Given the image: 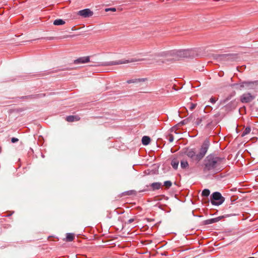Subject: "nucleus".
I'll use <instances>...</instances> for the list:
<instances>
[{"label":"nucleus","instance_id":"6","mask_svg":"<svg viewBox=\"0 0 258 258\" xmlns=\"http://www.w3.org/2000/svg\"><path fill=\"white\" fill-rule=\"evenodd\" d=\"M134 61H135V60L134 59H132L130 60H126L125 61L119 60H117V61H110V62H104V63H102L101 65L103 66H114V65L123 64V63H126L134 62Z\"/></svg>","mask_w":258,"mask_h":258},{"label":"nucleus","instance_id":"7","mask_svg":"<svg viewBox=\"0 0 258 258\" xmlns=\"http://www.w3.org/2000/svg\"><path fill=\"white\" fill-rule=\"evenodd\" d=\"M78 14L83 18H88L91 17L93 15V13L89 9H86L79 11Z\"/></svg>","mask_w":258,"mask_h":258},{"label":"nucleus","instance_id":"3","mask_svg":"<svg viewBox=\"0 0 258 258\" xmlns=\"http://www.w3.org/2000/svg\"><path fill=\"white\" fill-rule=\"evenodd\" d=\"M231 86L235 89L247 90L252 92H258V80L255 81H243L239 83L234 84Z\"/></svg>","mask_w":258,"mask_h":258},{"label":"nucleus","instance_id":"22","mask_svg":"<svg viewBox=\"0 0 258 258\" xmlns=\"http://www.w3.org/2000/svg\"><path fill=\"white\" fill-rule=\"evenodd\" d=\"M187 106L188 107H189V109H190V110H194V109L197 106V104L190 103L187 104Z\"/></svg>","mask_w":258,"mask_h":258},{"label":"nucleus","instance_id":"13","mask_svg":"<svg viewBox=\"0 0 258 258\" xmlns=\"http://www.w3.org/2000/svg\"><path fill=\"white\" fill-rule=\"evenodd\" d=\"M151 142V139L147 136H143V138H142V143L144 145H147Z\"/></svg>","mask_w":258,"mask_h":258},{"label":"nucleus","instance_id":"16","mask_svg":"<svg viewBox=\"0 0 258 258\" xmlns=\"http://www.w3.org/2000/svg\"><path fill=\"white\" fill-rule=\"evenodd\" d=\"M75 235L74 234L69 233L67 234L66 240L67 241H72L74 240Z\"/></svg>","mask_w":258,"mask_h":258},{"label":"nucleus","instance_id":"8","mask_svg":"<svg viewBox=\"0 0 258 258\" xmlns=\"http://www.w3.org/2000/svg\"><path fill=\"white\" fill-rule=\"evenodd\" d=\"M147 80V78H134L128 80L126 81L127 84H135L136 85L141 84Z\"/></svg>","mask_w":258,"mask_h":258},{"label":"nucleus","instance_id":"29","mask_svg":"<svg viewBox=\"0 0 258 258\" xmlns=\"http://www.w3.org/2000/svg\"><path fill=\"white\" fill-rule=\"evenodd\" d=\"M216 99L215 98H211L210 99V102L212 103H215L216 102Z\"/></svg>","mask_w":258,"mask_h":258},{"label":"nucleus","instance_id":"20","mask_svg":"<svg viewBox=\"0 0 258 258\" xmlns=\"http://www.w3.org/2000/svg\"><path fill=\"white\" fill-rule=\"evenodd\" d=\"M250 132V128L249 127H247L244 128L243 132H242L241 136L244 137L247 135H248Z\"/></svg>","mask_w":258,"mask_h":258},{"label":"nucleus","instance_id":"10","mask_svg":"<svg viewBox=\"0 0 258 258\" xmlns=\"http://www.w3.org/2000/svg\"><path fill=\"white\" fill-rule=\"evenodd\" d=\"M89 61H90L89 57L86 56V57H82L79 58L78 59H77L74 61V63L75 64L84 63L88 62Z\"/></svg>","mask_w":258,"mask_h":258},{"label":"nucleus","instance_id":"24","mask_svg":"<svg viewBox=\"0 0 258 258\" xmlns=\"http://www.w3.org/2000/svg\"><path fill=\"white\" fill-rule=\"evenodd\" d=\"M172 185V182L170 181H166L164 182V186H165V188H169Z\"/></svg>","mask_w":258,"mask_h":258},{"label":"nucleus","instance_id":"11","mask_svg":"<svg viewBox=\"0 0 258 258\" xmlns=\"http://www.w3.org/2000/svg\"><path fill=\"white\" fill-rule=\"evenodd\" d=\"M80 119L79 115H69L66 117V120L68 122L78 121Z\"/></svg>","mask_w":258,"mask_h":258},{"label":"nucleus","instance_id":"14","mask_svg":"<svg viewBox=\"0 0 258 258\" xmlns=\"http://www.w3.org/2000/svg\"><path fill=\"white\" fill-rule=\"evenodd\" d=\"M179 161L177 159H173L171 161V165L173 168L177 169L179 165Z\"/></svg>","mask_w":258,"mask_h":258},{"label":"nucleus","instance_id":"25","mask_svg":"<svg viewBox=\"0 0 258 258\" xmlns=\"http://www.w3.org/2000/svg\"><path fill=\"white\" fill-rule=\"evenodd\" d=\"M134 190H130V191H127L126 192H124V193L122 194H123V196H131L135 194Z\"/></svg>","mask_w":258,"mask_h":258},{"label":"nucleus","instance_id":"12","mask_svg":"<svg viewBox=\"0 0 258 258\" xmlns=\"http://www.w3.org/2000/svg\"><path fill=\"white\" fill-rule=\"evenodd\" d=\"M161 183L160 182H154L151 183V187L153 190H158L161 188Z\"/></svg>","mask_w":258,"mask_h":258},{"label":"nucleus","instance_id":"4","mask_svg":"<svg viewBox=\"0 0 258 258\" xmlns=\"http://www.w3.org/2000/svg\"><path fill=\"white\" fill-rule=\"evenodd\" d=\"M210 145V143L209 142L208 140L204 141L203 145L201 146V149H200L199 153L197 154L196 161H200V160L204 158L208 150Z\"/></svg>","mask_w":258,"mask_h":258},{"label":"nucleus","instance_id":"31","mask_svg":"<svg viewBox=\"0 0 258 258\" xmlns=\"http://www.w3.org/2000/svg\"><path fill=\"white\" fill-rule=\"evenodd\" d=\"M173 140V136L172 135H170V137H169V141L170 142H172Z\"/></svg>","mask_w":258,"mask_h":258},{"label":"nucleus","instance_id":"18","mask_svg":"<svg viewBox=\"0 0 258 258\" xmlns=\"http://www.w3.org/2000/svg\"><path fill=\"white\" fill-rule=\"evenodd\" d=\"M192 119V117L191 116L183 119V120L181 121L180 122V124H182V125H184V124H186L187 123H188V122H189L190 121H191Z\"/></svg>","mask_w":258,"mask_h":258},{"label":"nucleus","instance_id":"19","mask_svg":"<svg viewBox=\"0 0 258 258\" xmlns=\"http://www.w3.org/2000/svg\"><path fill=\"white\" fill-rule=\"evenodd\" d=\"M188 165L189 164H188L187 161L184 160L180 161V167H181L182 169H185Z\"/></svg>","mask_w":258,"mask_h":258},{"label":"nucleus","instance_id":"32","mask_svg":"<svg viewBox=\"0 0 258 258\" xmlns=\"http://www.w3.org/2000/svg\"><path fill=\"white\" fill-rule=\"evenodd\" d=\"M211 122H212V121H210V122H209V123H208V125H209V124L210 123H211Z\"/></svg>","mask_w":258,"mask_h":258},{"label":"nucleus","instance_id":"26","mask_svg":"<svg viewBox=\"0 0 258 258\" xmlns=\"http://www.w3.org/2000/svg\"><path fill=\"white\" fill-rule=\"evenodd\" d=\"M202 118H197V121L196 122L197 125H200V124L201 123V122H202Z\"/></svg>","mask_w":258,"mask_h":258},{"label":"nucleus","instance_id":"1","mask_svg":"<svg viewBox=\"0 0 258 258\" xmlns=\"http://www.w3.org/2000/svg\"><path fill=\"white\" fill-rule=\"evenodd\" d=\"M198 55L195 49L171 50L159 53V56L163 58V62L179 60L184 58L194 57Z\"/></svg>","mask_w":258,"mask_h":258},{"label":"nucleus","instance_id":"33","mask_svg":"<svg viewBox=\"0 0 258 258\" xmlns=\"http://www.w3.org/2000/svg\"><path fill=\"white\" fill-rule=\"evenodd\" d=\"M249 258H254V257H249Z\"/></svg>","mask_w":258,"mask_h":258},{"label":"nucleus","instance_id":"5","mask_svg":"<svg viewBox=\"0 0 258 258\" xmlns=\"http://www.w3.org/2000/svg\"><path fill=\"white\" fill-rule=\"evenodd\" d=\"M225 201V198L222 197L221 193L216 191L212 194L211 202L212 205L219 206L222 205Z\"/></svg>","mask_w":258,"mask_h":258},{"label":"nucleus","instance_id":"27","mask_svg":"<svg viewBox=\"0 0 258 258\" xmlns=\"http://www.w3.org/2000/svg\"><path fill=\"white\" fill-rule=\"evenodd\" d=\"M19 140L17 138H12L11 139V142L13 143H17Z\"/></svg>","mask_w":258,"mask_h":258},{"label":"nucleus","instance_id":"15","mask_svg":"<svg viewBox=\"0 0 258 258\" xmlns=\"http://www.w3.org/2000/svg\"><path fill=\"white\" fill-rule=\"evenodd\" d=\"M219 221L218 218H212L211 219L206 220L205 221L206 224H213L215 222H218Z\"/></svg>","mask_w":258,"mask_h":258},{"label":"nucleus","instance_id":"17","mask_svg":"<svg viewBox=\"0 0 258 258\" xmlns=\"http://www.w3.org/2000/svg\"><path fill=\"white\" fill-rule=\"evenodd\" d=\"M65 21L62 19H56L54 21L53 25H62L65 24Z\"/></svg>","mask_w":258,"mask_h":258},{"label":"nucleus","instance_id":"21","mask_svg":"<svg viewBox=\"0 0 258 258\" xmlns=\"http://www.w3.org/2000/svg\"><path fill=\"white\" fill-rule=\"evenodd\" d=\"M210 194V191L208 189H204L203 190V192H202V196L203 197H207L209 196Z\"/></svg>","mask_w":258,"mask_h":258},{"label":"nucleus","instance_id":"2","mask_svg":"<svg viewBox=\"0 0 258 258\" xmlns=\"http://www.w3.org/2000/svg\"><path fill=\"white\" fill-rule=\"evenodd\" d=\"M223 159L214 155H210L206 158L204 160V171L215 172L221 170V163Z\"/></svg>","mask_w":258,"mask_h":258},{"label":"nucleus","instance_id":"9","mask_svg":"<svg viewBox=\"0 0 258 258\" xmlns=\"http://www.w3.org/2000/svg\"><path fill=\"white\" fill-rule=\"evenodd\" d=\"M185 154H186L187 157L192 159V160L196 161L197 154L194 149H187V151L185 152Z\"/></svg>","mask_w":258,"mask_h":258},{"label":"nucleus","instance_id":"30","mask_svg":"<svg viewBox=\"0 0 258 258\" xmlns=\"http://www.w3.org/2000/svg\"><path fill=\"white\" fill-rule=\"evenodd\" d=\"M134 221V219L132 218L128 220V222H127V224L132 223V222Z\"/></svg>","mask_w":258,"mask_h":258},{"label":"nucleus","instance_id":"28","mask_svg":"<svg viewBox=\"0 0 258 258\" xmlns=\"http://www.w3.org/2000/svg\"><path fill=\"white\" fill-rule=\"evenodd\" d=\"M105 11L106 12H107L108 11H113V12H115V11H116V9L115 8H108V9H106L105 10Z\"/></svg>","mask_w":258,"mask_h":258},{"label":"nucleus","instance_id":"23","mask_svg":"<svg viewBox=\"0 0 258 258\" xmlns=\"http://www.w3.org/2000/svg\"><path fill=\"white\" fill-rule=\"evenodd\" d=\"M252 98H241V101L243 103L250 102L252 100Z\"/></svg>","mask_w":258,"mask_h":258}]
</instances>
